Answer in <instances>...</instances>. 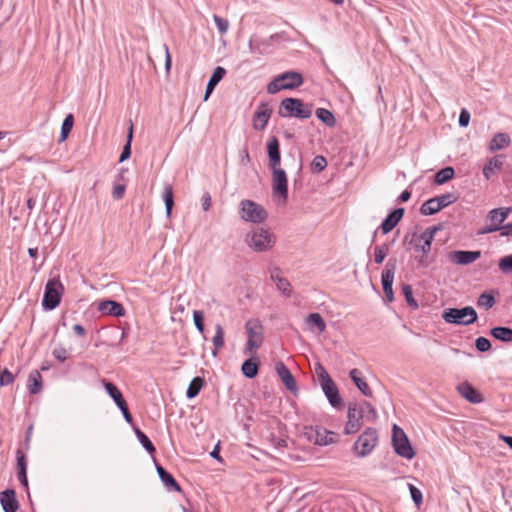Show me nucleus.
<instances>
[{
	"instance_id": "1",
	"label": "nucleus",
	"mask_w": 512,
	"mask_h": 512,
	"mask_svg": "<svg viewBox=\"0 0 512 512\" xmlns=\"http://www.w3.org/2000/svg\"><path fill=\"white\" fill-rule=\"evenodd\" d=\"M247 341L243 348V354L248 357H255L257 350L264 343V327L259 319L251 318L245 323Z\"/></svg>"
},
{
	"instance_id": "2",
	"label": "nucleus",
	"mask_w": 512,
	"mask_h": 512,
	"mask_svg": "<svg viewBox=\"0 0 512 512\" xmlns=\"http://www.w3.org/2000/svg\"><path fill=\"white\" fill-rule=\"evenodd\" d=\"M245 242L254 252H266L273 248L276 237L268 229L256 227L246 235Z\"/></svg>"
},
{
	"instance_id": "3",
	"label": "nucleus",
	"mask_w": 512,
	"mask_h": 512,
	"mask_svg": "<svg viewBox=\"0 0 512 512\" xmlns=\"http://www.w3.org/2000/svg\"><path fill=\"white\" fill-rule=\"evenodd\" d=\"M304 79L301 73L297 71H286L273 78L267 85L269 94H276L281 90H293L303 85Z\"/></svg>"
},
{
	"instance_id": "4",
	"label": "nucleus",
	"mask_w": 512,
	"mask_h": 512,
	"mask_svg": "<svg viewBox=\"0 0 512 512\" xmlns=\"http://www.w3.org/2000/svg\"><path fill=\"white\" fill-rule=\"evenodd\" d=\"M278 113L283 118L308 119L312 115V106L298 98H285L281 101Z\"/></svg>"
},
{
	"instance_id": "5",
	"label": "nucleus",
	"mask_w": 512,
	"mask_h": 512,
	"mask_svg": "<svg viewBox=\"0 0 512 512\" xmlns=\"http://www.w3.org/2000/svg\"><path fill=\"white\" fill-rule=\"evenodd\" d=\"M442 318L446 323L468 326L477 321V312L471 306H466L461 309L447 308L442 313Z\"/></svg>"
},
{
	"instance_id": "6",
	"label": "nucleus",
	"mask_w": 512,
	"mask_h": 512,
	"mask_svg": "<svg viewBox=\"0 0 512 512\" xmlns=\"http://www.w3.org/2000/svg\"><path fill=\"white\" fill-rule=\"evenodd\" d=\"M239 212L242 220L255 224L263 223L268 217V213L262 205L248 199L239 203Z\"/></svg>"
},
{
	"instance_id": "7",
	"label": "nucleus",
	"mask_w": 512,
	"mask_h": 512,
	"mask_svg": "<svg viewBox=\"0 0 512 512\" xmlns=\"http://www.w3.org/2000/svg\"><path fill=\"white\" fill-rule=\"evenodd\" d=\"M378 444V433L374 428H366L353 445L357 457L364 458L372 453Z\"/></svg>"
},
{
	"instance_id": "8",
	"label": "nucleus",
	"mask_w": 512,
	"mask_h": 512,
	"mask_svg": "<svg viewBox=\"0 0 512 512\" xmlns=\"http://www.w3.org/2000/svg\"><path fill=\"white\" fill-rule=\"evenodd\" d=\"M63 290V284L59 279H50L45 286L44 296L42 300L43 308L45 310L55 309L60 304Z\"/></svg>"
},
{
	"instance_id": "9",
	"label": "nucleus",
	"mask_w": 512,
	"mask_h": 512,
	"mask_svg": "<svg viewBox=\"0 0 512 512\" xmlns=\"http://www.w3.org/2000/svg\"><path fill=\"white\" fill-rule=\"evenodd\" d=\"M392 445L396 454L403 458L412 459L415 456V451L407 435L404 430L396 424L393 425L392 429Z\"/></svg>"
},
{
	"instance_id": "10",
	"label": "nucleus",
	"mask_w": 512,
	"mask_h": 512,
	"mask_svg": "<svg viewBox=\"0 0 512 512\" xmlns=\"http://www.w3.org/2000/svg\"><path fill=\"white\" fill-rule=\"evenodd\" d=\"M396 258H390L381 275V282H382V288L385 294L386 299L389 302H392L394 300V292H393V281H394V275L396 272Z\"/></svg>"
},
{
	"instance_id": "11",
	"label": "nucleus",
	"mask_w": 512,
	"mask_h": 512,
	"mask_svg": "<svg viewBox=\"0 0 512 512\" xmlns=\"http://www.w3.org/2000/svg\"><path fill=\"white\" fill-rule=\"evenodd\" d=\"M272 169V188L273 194L284 201L288 197V180L286 172L280 167H274Z\"/></svg>"
},
{
	"instance_id": "12",
	"label": "nucleus",
	"mask_w": 512,
	"mask_h": 512,
	"mask_svg": "<svg viewBox=\"0 0 512 512\" xmlns=\"http://www.w3.org/2000/svg\"><path fill=\"white\" fill-rule=\"evenodd\" d=\"M364 416L361 414V409L356 406H352L349 404L348 407V421L344 428V433L346 435H352L357 433L362 427V420Z\"/></svg>"
},
{
	"instance_id": "13",
	"label": "nucleus",
	"mask_w": 512,
	"mask_h": 512,
	"mask_svg": "<svg viewBox=\"0 0 512 512\" xmlns=\"http://www.w3.org/2000/svg\"><path fill=\"white\" fill-rule=\"evenodd\" d=\"M440 230L439 226H431L426 228L417 238L415 248L422 254H429L435 234Z\"/></svg>"
},
{
	"instance_id": "14",
	"label": "nucleus",
	"mask_w": 512,
	"mask_h": 512,
	"mask_svg": "<svg viewBox=\"0 0 512 512\" xmlns=\"http://www.w3.org/2000/svg\"><path fill=\"white\" fill-rule=\"evenodd\" d=\"M275 371L286 389L292 393H297L298 387L296 380L283 362L280 361L275 364Z\"/></svg>"
},
{
	"instance_id": "15",
	"label": "nucleus",
	"mask_w": 512,
	"mask_h": 512,
	"mask_svg": "<svg viewBox=\"0 0 512 512\" xmlns=\"http://www.w3.org/2000/svg\"><path fill=\"white\" fill-rule=\"evenodd\" d=\"M272 110L266 103H260L253 117V128L255 130H264L270 119Z\"/></svg>"
},
{
	"instance_id": "16",
	"label": "nucleus",
	"mask_w": 512,
	"mask_h": 512,
	"mask_svg": "<svg viewBox=\"0 0 512 512\" xmlns=\"http://www.w3.org/2000/svg\"><path fill=\"white\" fill-rule=\"evenodd\" d=\"M270 279L276 284L277 289L285 296L290 297L292 294V286L290 282L281 275V270L275 267L270 270Z\"/></svg>"
},
{
	"instance_id": "17",
	"label": "nucleus",
	"mask_w": 512,
	"mask_h": 512,
	"mask_svg": "<svg viewBox=\"0 0 512 512\" xmlns=\"http://www.w3.org/2000/svg\"><path fill=\"white\" fill-rule=\"evenodd\" d=\"M481 257L480 251L458 250L450 254V260L458 265H468Z\"/></svg>"
},
{
	"instance_id": "18",
	"label": "nucleus",
	"mask_w": 512,
	"mask_h": 512,
	"mask_svg": "<svg viewBox=\"0 0 512 512\" xmlns=\"http://www.w3.org/2000/svg\"><path fill=\"white\" fill-rule=\"evenodd\" d=\"M98 310L104 315L114 317H122L125 315V309L123 305L113 300H104L99 302Z\"/></svg>"
},
{
	"instance_id": "19",
	"label": "nucleus",
	"mask_w": 512,
	"mask_h": 512,
	"mask_svg": "<svg viewBox=\"0 0 512 512\" xmlns=\"http://www.w3.org/2000/svg\"><path fill=\"white\" fill-rule=\"evenodd\" d=\"M457 391L470 403L478 404L483 401L482 395L468 382L460 383L457 386Z\"/></svg>"
},
{
	"instance_id": "20",
	"label": "nucleus",
	"mask_w": 512,
	"mask_h": 512,
	"mask_svg": "<svg viewBox=\"0 0 512 512\" xmlns=\"http://www.w3.org/2000/svg\"><path fill=\"white\" fill-rule=\"evenodd\" d=\"M403 215L404 208H396L391 213H389L380 225V229L382 230L383 234L391 232L400 222Z\"/></svg>"
},
{
	"instance_id": "21",
	"label": "nucleus",
	"mask_w": 512,
	"mask_h": 512,
	"mask_svg": "<svg viewBox=\"0 0 512 512\" xmlns=\"http://www.w3.org/2000/svg\"><path fill=\"white\" fill-rule=\"evenodd\" d=\"M0 503L4 512H16L19 508L16 493L12 489L0 493Z\"/></svg>"
},
{
	"instance_id": "22",
	"label": "nucleus",
	"mask_w": 512,
	"mask_h": 512,
	"mask_svg": "<svg viewBox=\"0 0 512 512\" xmlns=\"http://www.w3.org/2000/svg\"><path fill=\"white\" fill-rule=\"evenodd\" d=\"M270 168L280 167L281 155L279 141L276 137H272L267 144Z\"/></svg>"
},
{
	"instance_id": "23",
	"label": "nucleus",
	"mask_w": 512,
	"mask_h": 512,
	"mask_svg": "<svg viewBox=\"0 0 512 512\" xmlns=\"http://www.w3.org/2000/svg\"><path fill=\"white\" fill-rule=\"evenodd\" d=\"M321 387L332 407L338 408L342 405V399L339 395L338 388L334 381L330 382L329 384H324Z\"/></svg>"
},
{
	"instance_id": "24",
	"label": "nucleus",
	"mask_w": 512,
	"mask_h": 512,
	"mask_svg": "<svg viewBox=\"0 0 512 512\" xmlns=\"http://www.w3.org/2000/svg\"><path fill=\"white\" fill-rule=\"evenodd\" d=\"M504 159V155H496L487 161L483 167V175L487 180H489L495 174L496 170L502 168Z\"/></svg>"
},
{
	"instance_id": "25",
	"label": "nucleus",
	"mask_w": 512,
	"mask_h": 512,
	"mask_svg": "<svg viewBox=\"0 0 512 512\" xmlns=\"http://www.w3.org/2000/svg\"><path fill=\"white\" fill-rule=\"evenodd\" d=\"M225 74L226 70L221 66H218L214 69L206 86L204 101H206L209 98L210 94L213 92L218 83L223 79Z\"/></svg>"
},
{
	"instance_id": "26",
	"label": "nucleus",
	"mask_w": 512,
	"mask_h": 512,
	"mask_svg": "<svg viewBox=\"0 0 512 512\" xmlns=\"http://www.w3.org/2000/svg\"><path fill=\"white\" fill-rule=\"evenodd\" d=\"M156 470L158 473L159 478L165 485V487L169 490L177 491L179 492L181 490L180 485L177 483L175 478L166 471L161 465H156Z\"/></svg>"
},
{
	"instance_id": "27",
	"label": "nucleus",
	"mask_w": 512,
	"mask_h": 512,
	"mask_svg": "<svg viewBox=\"0 0 512 512\" xmlns=\"http://www.w3.org/2000/svg\"><path fill=\"white\" fill-rule=\"evenodd\" d=\"M17 468H18V479L24 487H28L27 479V461L24 453L18 449L16 451Z\"/></svg>"
},
{
	"instance_id": "28",
	"label": "nucleus",
	"mask_w": 512,
	"mask_h": 512,
	"mask_svg": "<svg viewBox=\"0 0 512 512\" xmlns=\"http://www.w3.org/2000/svg\"><path fill=\"white\" fill-rule=\"evenodd\" d=\"M349 376L361 393L367 397L372 396V391L367 382L361 377V372L354 368L350 371Z\"/></svg>"
},
{
	"instance_id": "29",
	"label": "nucleus",
	"mask_w": 512,
	"mask_h": 512,
	"mask_svg": "<svg viewBox=\"0 0 512 512\" xmlns=\"http://www.w3.org/2000/svg\"><path fill=\"white\" fill-rule=\"evenodd\" d=\"M306 324L311 331L322 333L326 329V323L319 313H311L306 317Z\"/></svg>"
},
{
	"instance_id": "30",
	"label": "nucleus",
	"mask_w": 512,
	"mask_h": 512,
	"mask_svg": "<svg viewBox=\"0 0 512 512\" xmlns=\"http://www.w3.org/2000/svg\"><path fill=\"white\" fill-rule=\"evenodd\" d=\"M258 370L259 362L255 360V357H249L243 362L241 366L242 374L248 379L255 378L258 374Z\"/></svg>"
},
{
	"instance_id": "31",
	"label": "nucleus",
	"mask_w": 512,
	"mask_h": 512,
	"mask_svg": "<svg viewBox=\"0 0 512 512\" xmlns=\"http://www.w3.org/2000/svg\"><path fill=\"white\" fill-rule=\"evenodd\" d=\"M511 142L507 133H497L494 135L489 144L490 151H497L506 148Z\"/></svg>"
},
{
	"instance_id": "32",
	"label": "nucleus",
	"mask_w": 512,
	"mask_h": 512,
	"mask_svg": "<svg viewBox=\"0 0 512 512\" xmlns=\"http://www.w3.org/2000/svg\"><path fill=\"white\" fill-rule=\"evenodd\" d=\"M511 212L512 207L492 209L488 213V219L493 222V224L500 226V224L506 220Z\"/></svg>"
},
{
	"instance_id": "33",
	"label": "nucleus",
	"mask_w": 512,
	"mask_h": 512,
	"mask_svg": "<svg viewBox=\"0 0 512 512\" xmlns=\"http://www.w3.org/2000/svg\"><path fill=\"white\" fill-rule=\"evenodd\" d=\"M162 199L165 203V210L167 217H170L174 206L173 188L170 184L165 183L163 187Z\"/></svg>"
},
{
	"instance_id": "34",
	"label": "nucleus",
	"mask_w": 512,
	"mask_h": 512,
	"mask_svg": "<svg viewBox=\"0 0 512 512\" xmlns=\"http://www.w3.org/2000/svg\"><path fill=\"white\" fill-rule=\"evenodd\" d=\"M28 389L31 394H37L42 389V376L38 370H33L28 377Z\"/></svg>"
},
{
	"instance_id": "35",
	"label": "nucleus",
	"mask_w": 512,
	"mask_h": 512,
	"mask_svg": "<svg viewBox=\"0 0 512 512\" xmlns=\"http://www.w3.org/2000/svg\"><path fill=\"white\" fill-rule=\"evenodd\" d=\"M490 334L502 342H512V329L504 326H497L491 329Z\"/></svg>"
},
{
	"instance_id": "36",
	"label": "nucleus",
	"mask_w": 512,
	"mask_h": 512,
	"mask_svg": "<svg viewBox=\"0 0 512 512\" xmlns=\"http://www.w3.org/2000/svg\"><path fill=\"white\" fill-rule=\"evenodd\" d=\"M103 385L106 392L113 399L117 407L126 402L121 391L113 383L103 380Z\"/></svg>"
},
{
	"instance_id": "37",
	"label": "nucleus",
	"mask_w": 512,
	"mask_h": 512,
	"mask_svg": "<svg viewBox=\"0 0 512 512\" xmlns=\"http://www.w3.org/2000/svg\"><path fill=\"white\" fill-rule=\"evenodd\" d=\"M212 342L214 345L212 355L216 356L218 351L224 347V329L221 324L215 325V335L212 338Z\"/></svg>"
},
{
	"instance_id": "38",
	"label": "nucleus",
	"mask_w": 512,
	"mask_h": 512,
	"mask_svg": "<svg viewBox=\"0 0 512 512\" xmlns=\"http://www.w3.org/2000/svg\"><path fill=\"white\" fill-rule=\"evenodd\" d=\"M316 117L328 127L336 125V119L331 111L325 108H318L315 111Z\"/></svg>"
},
{
	"instance_id": "39",
	"label": "nucleus",
	"mask_w": 512,
	"mask_h": 512,
	"mask_svg": "<svg viewBox=\"0 0 512 512\" xmlns=\"http://www.w3.org/2000/svg\"><path fill=\"white\" fill-rule=\"evenodd\" d=\"M455 175V171L452 167L448 166L439 170L434 176V182L437 185H442L451 180Z\"/></svg>"
},
{
	"instance_id": "40",
	"label": "nucleus",
	"mask_w": 512,
	"mask_h": 512,
	"mask_svg": "<svg viewBox=\"0 0 512 512\" xmlns=\"http://www.w3.org/2000/svg\"><path fill=\"white\" fill-rule=\"evenodd\" d=\"M135 435L138 439V441L141 443L142 447L149 453L154 454L156 449L151 440L148 438V436L141 431L139 428H134Z\"/></svg>"
},
{
	"instance_id": "41",
	"label": "nucleus",
	"mask_w": 512,
	"mask_h": 512,
	"mask_svg": "<svg viewBox=\"0 0 512 512\" xmlns=\"http://www.w3.org/2000/svg\"><path fill=\"white\" fill-rule=\"evenodd\" d=\"M204 385V379L201 377H195L189 384L186 396L188 399L195 398L199 392L201 391L202 387Z\"/></svg>"
},
{
	"instance_id": "42",
	"label": "nucleus",
	"mask_w": 512,
	"mask_h": 512,
	"mask_svg": "<svg viewBox=\"0 0 512 512\" xmlns=\"http://www.w3.org/2000/svg\"><path fill=\"white\" fill-rule=\"evenodd\" d=\"M352 406L359 407L361 409V414L369 420H375L377 417V412L374 407L367 401H362L360 403H351Z\"/></svg>"
},
{
	"instance_id": "43",
	"label": "nucleus",
	"mask_w": 512,
	"mask_h": 512,
	"mask_svg": "<svg viewBox=\"0 0 512 512\" xmlns=\"http://www.w3.org/2000/svg\"><path fill=\"white\" fill-rule=\"evenodd\" d=\"M441 209L437 203L435 197L428 199L425 201L420 207V213L422 215H433L439 212Z\"/></svg>"
},
{
	"instance_id": "44",
	"label": "nucleus",
	"mask_w": 512,
	"mask_h": 512,
	"mask_svg": "<svg viewBox=\"0 0 512 512\" xmlns=\"http://www.w3.org/2000/svg\"><path fill=\"white\" fill-rule=\"evenodd\" d=\"M334 433L331 431H327L325 429L323 430H317L316 431V439L315 443L318 445H328L333 443L334 440Z\"/></svg>"
},
{
	"instance_id": "45",
	"label": "nucleus",
	"mask_w": 512,
	"mask_h": 512,
	"mask_svg": "<svg viewBox=\"0 0 512 512\" xmlns=\"http://www.w3.org/2000/svg\"><path fill=\"white\" fill-rule=\"evenodd\" d=\"M132 139H133V124H132V122H130V126L128 128V133H127V141H126V144L124 145L123 150L121 152L119 162H124L125 160H127L130 157Z\"/></svg>"
},
{
	"instance_id": "46",
	"label": "nucleus",
	"mask_w": 512,
	"mask_h": 512,
	"mask_svg": "<svg viewBox=\"0 0 512 512\" xmlns=\"http://www.w3.org/2000/svg\"><path fill=\"white\" fill-rule=\"evenodd\" d=\"M74 124V117L72 114H68L63 120L60 133V141H65L68 134L71 132Z\"/></svg>"
},
{
	"instance_id": "47",
	"label": "nucleus",
	"mask_w": 512,
	"mask_h": 512,
	"mask_svg": "<svg viewBox=\"0 0 512 512\" xmlns=\"http://www.w3.org/2000/svg\"><path fill=\"white\" fill-rule=\"evenodd\" d=\"M458 198L459 197L456 193H445L435 197L440 209H443L449 206L450 204L456 202Z\"/></svg>"
},
{
	"instance_id": "48",
	"label": "nucleus",
	"mask_w": 512,
	"mask_h": 512,
	"mask_svg": "<svg viewBox=\"0 0 512 512\" xmlns=\"http://www.w3.org/2000/svg\"><path fill=\"white\" fill-rule=\"evenodd\" d=\"M495 302V297L492 294L484 292L478 297L477 305L488 310L495 305Z\"/></svg>"
},
{
	"instance_id": "49",
	"label": "nucleus",
	"mask_w": 512,
	"mask_h": 512,
	"mask_svg": "<svg viewBox=\"0 0 512 512\" xmlns=\"http://www.w3.org/2000/svg\"><path fill=\"white\" fill-rule=\"evenodd\" d=\"M402 293L405 297L407 304L414 310L418 309V302L413 297L412 287L409 284H403Z\"/></svg>"
},
{
	"instance_id": "50",
	"label": "nucleus",
	"mask_w": 512,
	"mask_h": 512,
	"mask_svg": "<svg viewBox=\"0 0 512 512\" xmlns=\"http://www.w3.org/2000/svg\"><path fill=\"white\" fill-rule=\"evenodd\" d=\"M315 372L317 374V377L319 379L321 386H323L324 384H329L330 382H333L332 378L330 377V375L328 374L326 369L321 364L316 365Z\"/></svg>"
},
{
	"instance_id": "51",
	"label": "nucleus",
	"mask_w": 512,
	"mask_h": 512,
	"mask_svg": "<svg viewBox=\"0 0 512 512\" xmlns=\"http://www.w3.org/2000/svg\"><path fill=\"white\" fill-rule=\"evenodd\" d=\"M327 167V160L322 155H317L314 157L311 163V169L313 172L320 173Z\"/></svg>"
},
{
	"instance_id": "52",
	"label": "nucleus",
	"mask_w": 512,
	"mask_h": 512,
	"mask_svg": "<svg viewBox=\"0 0 512 512\" xmlns=\"http://www.w3.org/2000/svg\"><path fill=\"white\" fill-rule=\"evenodd\" d=\"M193 321L196 329L203 334L204 333V313L201 310H195L193 312Z\"/></svg>"
},
{
	"instance_id": "53",
	"label": "nucleus",
	"mask_w": 512,
	"mask_h": 512,
	"mask_svg": "<svg viewBox=\"0 0 512 512\" xmlns=\"http://www.w3.org/2000/svg\"><path fill=\"white\" fill-rule=\"evenodd\" d=\"M499 269L504 274L512 272V254L504 256L499 260Z\"/></svg>"
},
{
	"instance_id": "54",
	"label": "nucleus",
	"mask_w": 512,
	"mask_h": 512,
	"mask_svg": "<svg viewBox=\"0 0 512 512\" xmlns=\"http://www.w3.org/2000/svg\"><path fill=\"white\" fill-rule=\"evenodd\" d=\"M213 20H214L220 34H225L228 31L229 22L227 19H224L215 14L213 16Z\"/></svg>"
},
{
	"instance_id": "55",
	"label": "nucleus",
	"mask_w": 512,
	"mask_h": 512,
	"mask_svg": "<svg viewBox=\"0 0 512 512\" xmlns=\"http://www.w3.org/2000/svg\"><path fill=\"white\" fill-rule=\"evenodd\" d=\"M409 491L413 502L419 507L423 501L422 492L412 484H409Z\"/></svg>"
},
{
	"instance_id": "56",
	"label": "nucleus",
	"mask_w": 512,
	"mask_h": 512,
	"mask_svg": "<svg viewBox=\"0 0 512 512\" xmlns=\"http://www.w3.org/2000/svg\"><path fill=\"white\" fill-rule=\"evenodd\" d=\"M475 347L480 352H486L491 349V342L485 337H478L475 340Z\"/></svg>"
},
{
	"instance_id": "57",
	"label": "nucleus",
	"mask_w": 512,
	"mask_h": 512,
	"mask_svg": "<svg viewBox=\"0 0 512 512\" xmlns=\"http://www.w3.org/2000/svg\"><path fill=\"white\" fill-rule=\"evenodd\" d=\"M14 381V375L8 370L4 369L0 374V386H7Z\"/></svg>"
},
{
	"instance_id": "58",
	"label": "nucleus",
	"mask_w": 512,
	"mask_h": 512,
	"mask_svg": "<svg viewBox=\"0 0 512 512\" xmlns=\"http://www.w3.org/2000/svg\"><path fill=\"white\" fill-rule=\"evenodd\" d=\"M52 354L60 362H64L68 358L67 350L63 346H61V345L55 347L53 349Z\"/></svg>"
},
{
	"instance_id": "59",
	"label": "nucleus",
	"mask_w": 512,
	"mask_h": 512,
	"mask_svg": "<svg viewBox=\"0 0 512 512\" xmlns=\"http://www.w3.org/2000/svg\"><path fill=\"white\" fill-rule=\"evenodd\" d=\"M126 186L124 184H115L112 190V196L115 200L121 199L125 194Z\"/></svg>"
},
{
	"instance_id": "60",
	"label": "nucleus",
	"mask_w": 512,
	"mask_h": 512,
	"mask_svg": "<svg viewBox=\"0 0 512 512\" xmlns=\"http://www.w3.org/2000/svg\"><path fill=\"white\" fill-rule=\"evenodd\" d=\"M459 126L466 127L470 122V113L466 108H463L459 115Z\"/></svg>"
},
{
	"instance_id": "61",
	"label": "nucleus",
	"mask_w": 512,
	"mask_h": 512,
	"mask_svg": "<svg viewBox=\"0 0 512 512\" xmlns=\"http://www.w3.org/2000/svg\"><path fill=\"white\" fill-rule=\"evenodd\" d=\"M118 408L121 410L122 415L127 423H131L133 418L132 415L129 412L127 403L124 402L123 404L119 405Z\"/></svg>"
},
{
	"instance_id": "62",
	"label": "nucleus",
	"mask_w": 512,
	"mask_h": 512,
	"mask_svg": "<svg viewBox=\"0 0 512 512\" xmlns=\"http://www.w3.org/2000/svg\"><path fill=\"white\" fill-rule=\"evenodd\" d=\"M202 209L208 211L211 207V195L209 192H205L201 197Z\"/></svg>"
},
{
	"instance_id": "63",
	"label": "nucleus",
	"mask_w": 512,
	"mask_h": 512,
	"mask_svg": "<svg viewBox=\"0 0 512 512\" xmlns=\"http://www.w3.org/2000/svg\"><path fill=\"white\" fill-rule=\"evenodd\" d=\"M498 230H500V226H498L497 224H491L489 226H485L482 229H480L478 234L483 235V234L492 233V232H495Z\"/></svg>"
},
{
	"instance_id": "64",
	"label": "nucleus",
	"mask_w": 512,
	"mask_h": 512,
	"mask_svg": "<svg viewBox=\"0 0 512 512\" xmlns=\"http://www.w3.org/2000/svg\"><path fill=\"white\" fill-rule=\"evenodd\" d=\"M502 236H512V223L500 226Z\"/></svg>"
}]
</instances>
